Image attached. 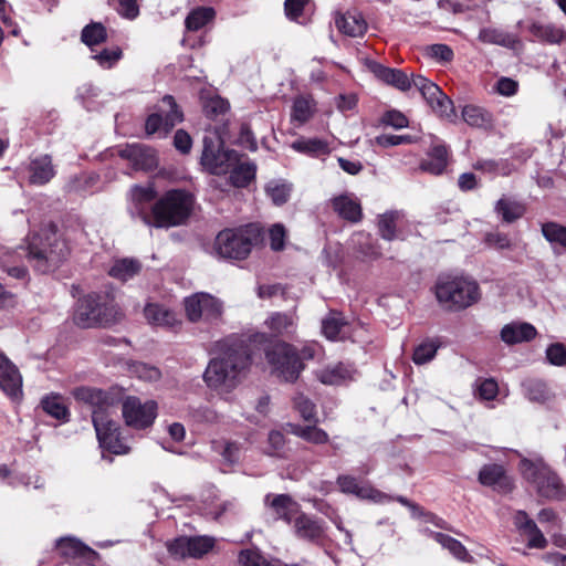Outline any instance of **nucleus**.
<instances>
[{"instance_id": "c756f323", "label": "nucleus", "mask_w": 566, "mask_h": 566, "mask_svg": "<svg viewBox=\"0 0 566 566\" xmlns=\"http://www.w3.org/2000/svg\"><path fill=\"white\" fill-rule=\"evenodd\" d=\"M462 118L468 125L482 129H491L494 124L492 114L476 105H465L462 108Z\"/></svg>"}, {"instance_id": "2f4dec72", "label": "nucleus", "mask_w": 566, "mask_h": 566, "mask_svg": "<svg viewBox=\"0 0 566 566\" xmlns=\"http://www.w3.org/2000/svg\"><path fill=\"white\" fill-rule=\"evenodd\" d=\"M337 29L349 36H360L367 30V23L363 17L355 12H346L336 18Z\"/></svg>"}, {"instance_id": "4468645a", "label": "nucleus", "mask_w": 566, "mask_h": 566, "mask_svg": "<svg viewBox=\"0 0 566 566\" xmlns=\"http://www.w3.org/2000/svg\"><path fill=\"white\" fill-rule=\"evenodd\" d=\"M216 545L211 536H180L167 543L169 554L176 558H201Z\"/></svg>"}, {"instance_id": "cd10ccee", "label": "nucleus", "mask_w": 566, "mask_h": 566, "mask_svg": "<svg viewBox=\"0 0 566 566\" xmlns=\"http://www.w3.org/2000/svg\"><path fill=\"white\" fill-rule=\"evenodd\" d=\"M333 209L343 219L350 222H358L361 219V207L356 198L349 195H342L332 200Z\"/></svg>"}, {"instance_id": "393cba45", "label": "nucleus", "mask_w": 566, "mask_h": 566, "mask_svg": "<svg viewBox=\"0 0 566 566\" xmlns=\"http://www.w3.org/2000/svg\"><path fill=\"white\" fill-rule=\"evenodd\" d=\"M316 112V103L312 95H298L291 107V123L300 127L308 122Z\"/></svg>"}, {"instance_id": "09e8293b", "label": "nucleus", "mask_w": 566, "mask_h": 566, "mask_svg": "<svg viewBox=\"0 0 566 566\" xmlns=\"http://www.w3.org/2000/svg\"><path fill=\"white\" fill-rule=\"evenodd\" d=\"M543 237L552 244H557L566 249V227L557 222H546L542 224Z\"/></svg>"}, {"instance_id": "052dcab7", "label": "nucleus", "mask_w": 566, "mask_h": 566, "mask_svg": "<svg viewBox=\"0 0 566 566\" xmlns=\"http://www.w3.org/2000/svg\"><path fill=\"white\" fill-rule=\"evenodd\" d=\"M547 360L555 366L566 365V348L562 344H553L546 349Z\"/></svg>"}, {"instance_id": "bf43d9fd", "label": "nucleus", "mask_w": 566, "mask_h": 566, "mask_svg": "<svg viewBox=\"0 0 566 566\" xmlns=\"http://www.w3.org/2000/svg\"><path fill=\"white\" fill-rule=\"evenodd\" d=\"M283 450V434L280 430H272L269 433L266 453L272 457H281Z\"/></svg>"}, {"instance_id": "473e14b6", "label": "nucleus", "mask_w": 566, "mask_h": 566, "mask_svg": "<svg viewBox=\"0 0 566 566\" xmlns=\"http://www.w3.org/2000/svg\"><path fill=\"white\" fill-rule=\"evenodd\" d=\"M530 31L536 39L549 44H560L566 40L564 28L553 23H533Z\"/></svg>"}, {"instance_id": "a211bd4d", "label": "nucleus", "mask_w": 566, "mask_h": 566, "mask_svg": "<svg viewBox=\"0 0 566 566\" xmlns=\"http://www.w3.org/2000/svg\"><path fill=\"white\" fill-rule=\"evenodd\" d=\"M0 389L13 400L22 397V376L18 367L1 350Z\"/></svg>"}, {"instance_id": "603ef678", "label": "nucleus", "mask_w": 566, "mask_h": 566, "mask_svg": "<svg viewBox=\"0 0 566 566\" xmlns=\"http://www.w3.org/2000/svg\"><path fill=\"white\" fill-rule=\"evenodd\" d=\"M123 52L119 48L103 49L92 52V59L103 69H112L122 59Z\"/></svg>"}, {"instance_id": "5fc2aeb1", "label": "nucleus", "mask_w": 566, "mask_h": 566, "mask_svg": "<svg viewBox=\"0 0 566 566\" xmlns=\"http://www.w3.org/2000/svg\"><path fill=\"white\" fill-rule=\"evenodd\" d=\"M522 534H524L528 538V548L544 549L547 546V539L535 522H533L530 527L522 532Z\"/></svg>"}, {"instance_id": "20e7f679", "label": "nucleus", "mask_w": 566, "mask_h": 566, "mask_svg": "<svg viewBox=\"0 0 566 566\" xmlns=\"http://www.w3.org/2000/svg\"><path fill=\"white\" fill-rule=\"evenodd\" d=\"M262 229L258 224L224 229L218 233L213 251L223 259L243 260L262 241Z\"/></svg>"}, {"instance_id": "a878e982", "label": "nucleus", "mask_w": 566, "mask_h": 566, "mask_svg": "<svg viewBox=\"0 0 566 566\" xmlns=\"http://www.w3.org/2000/svg\"><path fill=\"white\" fill-rule=\"evenodd\" d=\"M256 166L247 158L237 155L235 164L231 167L230 182L238 188L247 187L254 179Z\"/></svg>"}, {"instance_id": "f3484780", "label": "nucleus", "mask_w": 566, "mask_h": 566, "mask_svg": "<svg viewBox=\"0 0 566 566\" xmlns=\"http://www.w3.org/2000/svg\"><path fill=\"white\" fill-rule=\"evenodd\" d=\"M156 195L153 185L134 186L130 190V213L133 217H138L147 226H150L153 219V205Z\"/></svg>"}, {"instance_id": "5701e85b", "label": "nucleus", "mask_w": 566, "mask_h": 566, "mask_svg": "<svg viewBox=\"0 0 566 566\" xmlns=\"http://www.w3.org/2000/svg\"><path fill=\"white\" fill-rule=\"evenodd\" d=\"M337 484L342 492L355 494L361 499H370L375 502H382L387 495L367 485H359L356 478L352 475H339Z\"/></svg>"}, {"instance_id": "1a4fd4ad", "label": "nucleus", "mask_w": 566, "mask_h": 566, "mask_svg": "<svg viewBox=\"0 0 566 566\" xmlns=\"http://www.w3.org/2000/svg\"><path fill=\"white\" fill-rule=\"evenodd\" d=\"M520 469L523 476L536 488L538 495L549 500L563 497L565 491L560 479L542 459H523Z\"/></svg>"}, {"instance_id": "f257e3e1", "label": "nucleus", "mask_w": 566, "mask_h": 566, "mask_svg": "<svg viewBox=\"0 0 566 566\" xmlns=\"http://www.w3.org/2000/svg\"><path fill=\"white\" fill-rule=\"evenodd\" d=\"M76 400L93 407L92 421L99 447L113 454H126L129 452L119 436V424L113 419L114 399L108 392L90 387L74 389Z\"/></svg>"}, {"instance_id": "13d9d810", "label": "nucleus", "mask_w": 566, "mask_h": 566, "mask_svg": "<svg viewBox=\"0 0 566 566\" xmlns=\"http://www.w3.org/2000/svg\"><path fill=\"white\" fill-rule=\"evenodd\" d=\"M485 243L497 250H509L512 248V242L507 234L495 231L485 235Z\"/></svg>"}, {"instance_id": "bb28decb", "label": "nucleus", "mask_w": 566, "mask_h": 566, "mask_svg": "<svg viewBox=\"0 0 566 566\" xmlns=\"http://www.w3.org/2000/svg\"><path fill=\"white\" fill-rule=\"evenodd\" d=\"M355 369L343 363L316 371V378L324 385H339L353 378Z\"/></svg>"}, {"instance_id": "c9c22d12", "label": "nucleus", "mask_w": 566, "mask_h": 566, "mask_svg": "<svg viewBox=\"0 0 566 566\" xmlns=\"http://www.w3.org/2000/svg\"><path fill=\"white\" fill-rule=\"evenodd\" d=\"M448 164V151L446 146L436 145L431 148L428 159L423 160L420 168L432 175H440L444 171Z\"/></svg>"}, {"instance_id": "49530a36", "label": "nucleus", "mask_w": 566, "mask_h": 566, "mask_svg": "<svg viewBox=\"0 0 566 566\" xmlns=\"http://www.w3.org/2000/svg\"><path fill=\"white\" fill-rule=\"evenodd\" d=\"M292 403L294 410L298 412L302 419L305 421H317L316 406L310 398L303 394H297L292 398Z\"/></svg>"}, {"instance_id": "680f3d73", "label": "nucleus", "mask_w": 566, "mask_h": 566, "mask_svg": "<svg viewBox=\"0 0 566 566\" xmlns=\"http://www.w3.org/2000/svg\"><path fill=\"white\" fill-rule=\"evenodd\" d=\"M382 123L391 126L396 129H400L408 126L407 117L399 111H388L382 116Z\"/></svg>"}, {"instance_id": "c85d7f7f", "label": "nucleus", "mask_w": 566, "mask_h": 566, "mask_svg": "<svg viewBox=\"0 0 566 566\" xmlns=\"http://www.w3.org/2000/svg\"><path fill=\"white\" fill-rule=\"evenodd\" d=\"M144 314L149 324L160 327H174L179 319L172 311L159 304H147Z\"/></svg>"}, {"instance_id": "a18cd8bd", "label": "nucleus", "mask_w": 566, "mask_h": 566, "mask_svg": "<svg viewBox=\"0 0 566 566\" xmlns=\"http://www.w3.org/2000/svg\"><path fill=\"white\" fill-rule=\"evenodd\" d=\"M495 210L505 222H513L520 219L525 212V208L522 203L506 198H502L497 201Z\"/></svg>"}, {"instance_id": "6ab92c4d", "label": "nucleus", "mask_w": 566, "mask_h": 566, "mask_svg": "<svg viewBox=\"0 0 566 566\" xmlns=\"http://www.w3.org/2000/svg\"><path fill=\"white\" fill-rule=\"evenodd\" d=\"M55 548L60 556L69 563L77 560L91 563L96 556L91 547L71 536L59 538Z\"/></svg>"}, {"instance_id": "2eb2a0df", "label": "nucleus", "mask_w": 566, "mask_h": 566, "mask_svg": "<svg viewBox=\"0 0 566 566\" xmlns=\"http://www.w3.org/2000/svg\"><path fill=\"white\" fill-rule=\"evenodd\" d=\"M316 343H285V381H294L305 368L306 361L313 359L318 352Z\"/></svg>"}, {"instance_id": "a19ab883", "label": "nucleus", "mask_w": 566, "mask_h": 566, "mask_svg": "<svg viewBox=\"0 0 566 566\" xmlns=\"http://www.w3.org/2000/svg\"><path fill=\"white\" fill-rule=\"evenodd\" d=\"M400 213L386 212L378 218V231L382 239L391 241L397 238L396 228L400 222Z\"/></svg>"}, {"instance_id": "6e6552de", "label": "nucleus", "mask_w": 566, "mask_h": 566, "mask_svg": "<svg viewBox=\"0 0 566 566\" xmlns=\"http://www.w3.org/2000/svg\"><path fill=\"white\" fill-rule=\"evenodd\" d=\"M265 326L269 332L256 333L250 337L253 347L263 350L271 371L279 377L283 374V316L280 313H273L266 321Z\"/></svg>"}, {"instance_id": "774afa93", "label": "nucleus", "mask_w": 566, "mask_h": 566, "mask_svg": "<svg viewBox=\"0 0 566 566\" xmlns=\"http://www.w3.org/2000/svg\"><path fill=\"white\" fill-rule=\"evenodd\" d=\"M229 104L220 97L209 99L205 105L207 115L224 114L228 111Z\"/></svg>"}, {"instance_id": "79ce46f5", "label": "nucleus", "mask_w": 566, "mask_h": 566, "mask_svg": "<svg viewBox=\"0 0 566 566\" xmlns=\"http://www.w3.org/2000/svg\"><path fill=\"white\" fill-rule=\"evenodd\" d=\"M81 39L94 52L95 45L106 41L107 32L102 23L92 22L82 30Z\"/></svg>"}, {"instance_id": "423d86ee", "label": "nucleus", "mask_w": 566, "mask_h": 566, "mask_svg": "<svg viewBox=\"0 0 566 566\" xmlns=\"http://www.w3.org/2000/svg\"><path fill=\"white\" fill-rule=\"evenodd\" d=\"M434 292L439 304L449 311L467 308L480 297L478 284L463 276H439Z\"/></svg>"}, {"instance_id": "7c9ffc66", "label": "nucleus", "mask_w": 566, "mask_h": 566, "mask_svg": "<svg viewBox=\"0 0 566 566\" xmlns=\"http://www.w3.org/2000/svg\"><path fill=\"white\" fill-rule=\"evenodd\" d=\"M313 12L311 0H285V17L298 24L311 22Z\"/></svg>"}, {"instance_id": "f8f14e48", "label": "nucleus", "mask_w": 566, "mask_h": 566, "mask_svg": "<svg viewBox=\"0 0 566 566\" xmlns=\"http://www.w3.org/2000/svg\"><path fill=\"white\" fill-rule=\"evenodd\" d=\"M184 304L186 315L192 323H212L220 319L223 314V303L209 293H195L186 297Z\"/></svg>"}, {"instance_id": "37998d69", "label": "nucleus", "mask_w": 566, "mask_h": 566, "mask_svg": "<svg viewBox=\"0 0 566 566\" xmlns=\"http://www.w3.org/2000/svg\"><path fill=\"white\" fill-rule=\"evenodd\" d=\"M292 432L306 440L307 442L314 443V444H324L328 442V434L323 429L317 428L315 426H296V424H290Z\"/></svg>"}, {"instance_id": "39448f33", "label": "nucleus", "mask_w": 566, "mask_h": 566, "mask_svg": "<svg viewBox=\"0 0 566 566\" xmlns=\"http://www.w3.org/2000/svg\"><path fill=\"white\" fill-rule=\"evenodd\" d=\"M193 206L190 192L180 189L167 191L153 205V219L150 227H177L189 218Z\"/></svg>"}, {"instance_id": "dca6fc26", "label": "nucleus", "mask_w": 566, "mask_h": 566, "mask_svg": "<svg viewBox=\"0 0 566 566\" xmlns=\"http://www.w3.org/2000/svg\"><path fill=\"white\" fill-rule=\"evenodd\" d=\"M412 83L434 113L442 117H450L452 115V101L437 84L422 75H412Z\"/></svg>"}, {"instance_id": "c03bdc74", "label": "nucleus", "mask_w": 566, "mask_h": 566, "mask_svg": "<svg viewBox=\"0 0 566 566\" xmlns=\"http://www.w3.org/2000/svg\"><path fill=\"white\" fill-rule=\"evenodd\" d=\"M346 326L344 317L340 313L331 312L329 315L323 319L322 329L324 335L332 340L343 337V329Z\"/></svg>"}, {"instance_id": "3c124183", "label": "nucleus", "mask_w": 566, "mask_h": 566, "mask_svg": "<svg viewBox=\"0 0 566 566\" xmlns=\"http://www.w3.org/2000/svg\"><path fill=\"white\" fill-rule=\"evenodd\" d=\"M434 539L444 548H447L459 560L464 562L469 558L467 548L458 539L443 533H436Z\"/></svg>"}, {"instance_id": "e2e57ef3", "label": "nucleus", "mask_w": 566, "mask_h": 566, "mask_svg": "<svg viewBox=\"0 0 566 566\" xmlns=\"http://www.w3.org/2000/svg\"><path fill=\"white\" fill-rule=\"evenodd\" d=\"M499 391L497 382L490 378L483 379L478 386L479 397L484 400H492L496 397Z\"/></svg>"}, {"instance_id": "8fccbe9b", "label": "nucleus", "mask_w": 566, "mask_h": 566, "mask_svg": "<svg viewBox=\"0 0 566 566\" xmlns=\"http://www.w3.org/2000/svg\"><path fill=\"white\" fill-rule=\"evenodd\" d=\"M292 148L300 153H305L308 155L317 156L321 154H328L329 148L328 145L317 138L312 139H298L294 142L292 145Z\"/></svg>"}, {"instance_id": "f704fd0d", "label": "nucleus", "mask_w": 566, "mask_h": 566, "mask_svg": "<svg viewBox=\"0 0 566 566\" xmlns=\"http://www.w3.org/2000/svg\"><path fill=\"white\" fill-rule=\"evenodd\" d=\"M294 527L298 537L311 542H318L324 536L322 524L305 515L298 516L295 520Z\"/></svg>"}, {"instance_id": "864d4df0", "label": "nucleus", "mask_w": 566, "mask_h": 566, "mask_svg": "<svg viewBox=\"0 0 566 566\" xmlns=\"http://www.w3.org/2000/svg\"><path fill=\"white\" fill-rule=\"evenodd\" d=\"M525 395L531 401L544 402L549 399L551 392L545 382L530 380L524 384Z\"/></svg>"}, {"instance_id": "4be33fe9", "label": "nucleus", "mask_w": 566, "mask_h": 566, "mask_svg": "<svg viewBox=\"0 0 566 566\" xmlns=\"http://www.w3.org/2000/svg\"><path fill=\"white\" fill-rule=\"evenodd\" d=\"M373 73L382 82L392 85L394 87L406 92L413 86L412 77L410 78L407 73L398 69H390L379 63H371Z\"/></svg>"}, {"instance_id": "69168bd1", "label": "nucleus", "mask_w": 566, "mask_h": 566, "mask_svg": "<svg viewBox=\"0 0 566 566\" xmlns=\"http://www.w3.org/2000/svg\"><path fill=\"white\" fill-rule=\"evenodd\" d=\"M117 12L126 19H135L139 13L136 0H117Z\"/></svg>"}, {"instance_id": "9d476101", "label": "nucleus", "mask_w": 566, "mask_h": 566, "mask_svg": "<svg viewBox=\"0 0 566 566\" xmlns=\"http://www.w3.org/2000/svg\"><path fill=\"white\" fill-rule=\"evenodd\" d=\"M237 155L235 150L224 147L222 138L217 133L203 136L200 165L210 175L228 174L235 164Z\"/></svg>"}, {"instance_id": "58836bf2", "label": "nucleus", "mask_w": 566, "mask_h": 566, "mask_svg": "<svg viewBox=\"0 0 566 566\" xmlns=\"http://www.w3.org/2000/svg\"><path fill=\"white\" fill-rule=\"evenodd\" d=\"M216 17V11L211 7H199L193 9L186 18V28L190 31H198L211 22Z\"/></svg>"}, {"instance_id": "f03ea898", "label": "nucleus", "mask_w": 566, "mask_h": 566, "mask_svg": "<svg viewBox=\"0 0 566 566\" xmlns=\"http://www.w3.org/2000/svg\"><path fill=\"white\" fill-rule=\"evenodd\" d=\"M250 364L251 355L242 342L226 345L222 353L209 361L203 380L209 388L228 394L239 386Z\"/></svg>"}, {"instance_id": "ea45409f", "label": "nucleus", "mask_w": 566, "mask_h": 566, "mask_svg": "<svg viewBox=\"0 0 566 566\" xmlns=\"http://www.w3.org/2000/svg\"><path fill=\"white\" fill-rule=\"evenodd\" d=\"M43 410L60 421H67L70 412L63 403L62 398L57 395L45 396L41 400Z\"/></svg>"}, {"instance_id": "412c9836", "label": "nucleus", "mask_w": 566, "mask_h": 566, "mask_svg": "<svg viewBox=\"0 0 566 566\" xmlns=\"http://www.w3.org/2000/svg\"><path fill=\"white\" fill-rule=\"evenodd\" d=\"M29 182L35 186L48 184L55 175L52 158L41 155L32 158L28 166Z\"/></svg>"}, {"instance_id": "7ed1b4c3", "label": "nucleus", "mask_w": 566, "mask_h": 566, "mask_svg": "<svg viewBox=\"0 0 566 566\" xmlns=\"http://www.w3.org/2000/svg\"><path fill=\"white\" fill-rule=\"evenodd\" d=\"M22 253L38 272L48 273L67 258L69 248L65 241L57 237L56 227L49 223L30 237L27 248H20L19 254Z\"/></svg>"}, {"instance_id": "4c0bfd02", "label": "nucleus", "mask_w": 566, "mask_h": 566, "mask_svg": "<svg viewBox=\"0 0 566 566\" xmlns=\"http://www.w3.org/2000/svg\"><path fill=\"white\" fill-rule=\"evenodd\" d=\"M140 269L139 261L135 259H119L114 262L109 270V275L125 282L138 274Z\"/></svg>"}, {"instance_id": "9b49d317", "label": "nucleus", "mask_w": 566, "mask_h": 566, "mask_svg": "<svg viewBox=\"0 0 566 566\" xmlns=\"http://www.w3.org/2000/svg\"><path fill=\"white\" fill-rule=\"evenodd\" d=\"M158 405L155 400H142L136 396H127L122 401V415L126 426L145 430L155 422Z\"/></svg>"}, {"instance_id": "e433bc0d", "label": "nucleus", "mask_w": 566, "mask_h": 566, "mask_svg": "<svg viewBox=\"0 0 566 566\" xmlns=\"http://www.w3.org/2000/svg\"><path fill=\"white\" fill-rule=\"evenodd\" d=\"M478 39L482 43L496 44L504 48H513L517 42L515 35L504 32L496 28H483L479 32Z\"/></svg>"}, {"instance_id": "b1692460", "label": "nucleus", "mask_w": 566, "mask_h": 566, "mask_svg": "<svg viewBox=\"0 0 566 566\" xmlns=\"http://www.w3.org/2000/svg\"><path fill=\"white\" fill-rule=\"evenodd\" d=\"M536 328L526 322H512L501 329V339L507 345L528 342L536 336Z\"/></svg>"}, {"instance_id": "6e6d98bb", "label": "nucleus", "mask_w": 566, "mask_h": 566, "mask_svg": "<svg viewBox=\"0 0 566 566\" xmlns=\"http://www.w3.org/2000/svg\"><path fill=\"white\" fill-rule=\"evenodd\" d=\"M133 373L145 381H157L161 374L160 370L155 366H149L144 363H137L133 366Z\"/></svg>"}, {"instance_id": "ddd939ff", "label": "nucleus", "mask_w": 566, "mask_h": 566, "mask_svg": "<svg viewBox=\"0 0 566 566\" xmlns=\"http://www.w3.org/2000/svg\"><path fill=\"white\" fill-rule=\"evenodd\" d=\"M182 119L184 115L178 108L174 97L166 95L163 97L158 109L147 117L145 124L146 134L166 136L171 128L182 122Z\"/></svg>"}, {"instance_id": "0e129e2a", "label": "nucleus", "mask_w": 566, "mask_h": 566, "mask_svg": "<svg viewBox=\"0 0 566 566\" xmlns=\"http://www.w3.org/2000/svg\"><path fill=\"white\" fill-rule=\"evenodd\" d=\"M174 146L181 154H188L192 147V139L186 130L178 129L174 136Z\"/></svg>"}, {"instance_id": "0eeeda50", "label": "nucleus", "mask_w": 566, "mask_h": 566, "mask_svg": "<svg viewBox=\"0 0 566 566\" xmlns=\"http://www.w3.org/2000/svg\"><path fill=\"white\" fill-rule=\"evenodd\" d=\"M118 315L119 312L108 295L91 293L78 301L73 319L77 326L90 328L111 325Z\"/></svg>"}, {"instance_id": "aec40b11", "label": "nucleus", "mask_w": 566, "mask_h": 566, "mask_svg": "<svg viewBox=\"0 0 566 566\" xmlns=\"http://www.w3.org/2000/svg\"><path fill=\"white\" fill-rule=\"evenodd\" d=\"M122 158L127 159L135 169L150 170L157 166V157L153 148L143 144H130L118 150Z\"/></svg>"}, {"instance_id": "de8ad7c7", "label": "nucleus", "mask_w": 566, "mask_h": 566, "mask_svg": "<svg viewBox=\"0 0 566 566\" xmlns=\"http://www.w3.org/2000/svg\"><path fill=\"white\" fill-rule=\"evenodd\" d=\"M439 348V343L434 339H427L420 343L413 350L412 360L416 365H423L432 360Z\"/></svg>"}, {"instance_id": "338daca9", "label": "nucleus", "mask_w": 566, "mask_h": 566, "mask_svg": "<svg viewBox=\"0 0 566 566\" xmlns=\"http://www.w3.org/2000/svg\"><path fill=\"white\" fill-rule=\"evenodd\" d=\"M518 83L511 77H501L496 83V92L502 96H513L516 94Z\"/></svg>"}, {"instance_id": "4d7b16f0", "label": "nucleus", "mask_w": 566, "mask_h": 566, "mask_svg": "<svg viewBox=\"0 0 566 566\" xmlns=\"http://www.w3.org/2000/svg\"><path fill=\"white\" fill-rule=\"evenodd\" d=\"M412 137L410 135H390L382 134L375 138V144L380 147H391L401 144L412 143Z\"/></svg>"}, {"instance_id": "72a5a7b5", "label": "nucleus", "mask_w": 566, "mask_h": 566, "mask_svg": "<svg viewBox=\"0 0 566 566\" xmlns=\"http://www.w3.org/2000/svg\"><path fill=\"white\" fill-rule=\"evenodd\" d=\"M479 481L486 486L507 489L510 482L502 465H484L479 473Z\"/></svg>"}]
</instances>
